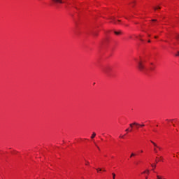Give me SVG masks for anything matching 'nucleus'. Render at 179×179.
Listing matches in <instances>:
<instances>
[{
    "label": "nucleus",
    "instance_id": "1",
    "mask_svg": "<svg viewBox=\"0 0 179 179\" xmlns=\"http://www.w3.org/2000/svg\"><path fill=\"white\" fill-rule=\"evenodd\" d=\"M137 68L140 72H145L146 70V67L145 66V64H143V62L141 61L138 62Z\"/></svg>",
    "mask_w": 179,
    "mask_h": 179
},
{
    "label": "nucleus",
    "instance_id": "2",
    "mask_svg": "<svg viewBox=\"0 0 179 179\" xmlns=\"http://www.w3.org/2000/svg\"><path fill=\"white\" fill-rule=\"evenodd\" d=\"M52 2H54V3H65L64 0H52Z\"/></svg>",
    "mask_w": 179,
    "mask_h": 179
},
{
    "label": "nucleus",
    "instance_id": "3",
    "mask_svg": "<svg viewBox=\"0 0 179 179\" xmlns=\"http://www.w3.org/2000/svg\"><path fill=\"white\" fill-rule=\"evenodd\" d=\"M111 70V68L110 67H106L103 71L105 73H108V71H110Z\"/></svg>",
    "mask_w": 179,
    "mask_h": 179
},
{
    "label": "nucleus",
    "instance_id": "4",
    "mask_svg": "<svg viewBox=\"0 0 179 179\" xmlns=\"http://www.w3.org/2000/svg\"><path fill=\"white\" fill-rule=\"evenodd\" d=\"M114 33L116 36H120V34H122V31H114Z\"/></svg>",
    "mask_w": 179,
    "mask_h": 179
},
{
    "label": "nucleus",
    "instance_id": "5",
    "mask_svg": "<svg viewBox=\"0 0 179 179\" xmlns=\"http://www.w3.org/2000/svg\"><path fill=\"white\" fill-rule=\"evenodd\" d=\"M134 125H136V127H137V126L139 125V123L134 122V123H132V124H129L130 128H133Z\"/></svg>",
    "mask_w": 179,
    "mask_h": 179
},
{
    "label": "nucleus",
    "instance_id": "6",
    "mask_svg": "<svg viewBox=\"0 0 179 179\" xmlns=\"http://www.w3.org/2000/svg\"><path fill=\"white\" fill-rule=\"evenodd\" d=\"M94 138H96V133L93 132L92 135L91 136V139H94Z\"/></svg>",
    "mask_w": 179,
    "mask_h": 179
},
{
    "label": "nucleus",
    "instance_id": "7",
    "mask_svg": "<svg viewBox=\"0 0 179 179\" xmlns=\"http://www.w3.org/2000/svg\"><path fill=\"white\" fill-rule=\"evenodd\" d=\"M151 142V143H152V145L155 146V148H157L158 147V145H157V144H156V143H155V142H153V141H150Z\"/></svg>",
    "mask_w": 179,
    "mask_h": 179
},
{
    "label": "nucleus",
    "instance_id": "8",
    "mask_svg": "<svg viewBox=\"0 0 179 179\" xmlns=\"http://www.w3.org/2000/svg\"><path fill=\"white\" fill-rule=\"evenodd\" d=\"M93 36H94V37H97V36H99V33H97V32H94V33H93Z\"/></svg>",
    "mask_w": 179,
    "mask_h": 179
},
{
    "label": "nucleus",
    "instance_id": "9",
    "mask_svg": "<svg viewBox=\"0 0 179 179\" xmlns=\"http://www.w3.org/2000/svg\"><path fill=\"white\" fill-rule=\"evenodd\" d=\"M157 9H162L160 6L154 7V10H157Z\"/></svg>",
    "mask_w": 179,
    "mask_h": 179
},
{
    "label": "nucleus",
    "instance_id": "10",
    "mask_svg": "<svg viewBox=\"0 0 179 179\" xmlns=\"http://www.w3.org/2000/svg\"><path fill=\"white\" fill-rule=\"evenodd\" d=\"M151 166L152 167V170H155V169H156V164H151Z\"/></svg>",
    "mask_w": 179,
    "mask_h": 179
},
{
    "label": "nucleus",
    "instance_id": "11",
    "mask_svg": "<svg viewBox=\"0 0 179 179\" xmlns=\"http://www.w3.org/2000/svg\"><path fill=\"white\" fill-rule=\"evenodd\" d=\"M125 131H126V132H129V131L130 132H132V129H131L129 130V129L128 128V129H127Z\"/></svg>",
    "mask_w": 179,
    "mask_h": 179
},
{
    "label": "nucleus",
    "instance_id": "12",
    "mask_svg": "<svg viewBox=\"0 0 179 179\" xmlns=\"http://www.w3.org/2000/svg\"><path fill=\"white\" fill-rule=\"evenodd\" d=\"M96 171H97V173H99V172L101 171V168H98V169H96Z\"/></svg>",
    "mask_w": 179,
    "mask_h": 179
},
{
    "label": "nucleus",
    "instance_id": "13",
    "mask_svg": "<svg viewBox=\"0 0 179 179\" xmlns=\"http://www.w3.org/2000/svg\"><path fill=\"white\" fill-rule=\"evenodd\" d=\"M112 176H113V179H115V173H112Z\"/></svg>",
    "mask_w": 179,
    "mask_h": 179
},
{
    "label": "nucleus",
    "instance_id": "14",
    "mask_svg": "<svg viewBox=\"0 0 179 179\" xmlns=\"http://www.w3.org/2000/svg\"><path fill=\"white\" fill-rule=\"evenodd\" d=\"M131 6H135V1H133L132 3H131Z\"/></svg>",
    "mask_w": 179,
    "mask_h": 179
},
{
    "label": "nucleus",
    "instance_id": "15",
    "mask_svg": "<svg viewBox=\"0 0 179 179\" xmlns=\"http://www.w3.org/2000/svg\"><path fill=\"white\" fill-rule=\"evenodd\" d=\"M135 156V153H131L130 157H134Z\"/></svg>",
    "mask_w": 179,
    "mask_h": 179
},
{
    "label": "nucleus",
    "instance_id": "16",
    "mask_svg": "<svg viewBox=\"0 0 179 179\" xmlns=\"http://www.w3.org/2000/svg\"><path fill=\"white\" fill-rule=\"evenodd\" d=\"M110 19V20H115V18L114 17H111Z\"/></svg>",
    "mask_w": 179,
    "mask_h": 179
},
{
    "label": "nucleus",
    "instance_id": "17",
    "mask_svg": "<svg viewBox=\"0 0 179 179\" xmlns=\"http://www.w3.org/2000/svg\"><path fill=\"white\" fill-rule=\"evenodd\" d=\"M85 162H86V164H85L86 166H89V164H90L89 162H87V161H86V160H85Z\"/></svg>",
    "mask_w": 179,
    "mask_h": 179
},
{
    "label": "nucleus",
    "instance_id": "18",
    "mask_svg": "<svg viewBox=\"0 0 179 179\" xmlns=\"http://www.w3.org/2000/svg\"><path fill=\"white\" fill-rule=\"evenodd\" d=\"M157 149H159V150H162V148L160 146L158 145V147H157Z\"/></svg>",
    "mask_w": 179,
    "mask_h": 179
},
{
    "label": "nucleus",
    "instance_id": "19",
    "mask_svg": "<svg viewBox=\"0 0 179 179\" xmlns=\"http://www.w3.org/2000/svg\"><path fill=\"white\" fill-rule=\"evenodd\" d=\"M138 127H145V124H139Z\"/></svg>",
    "mask_w": 179,
    "mask_h": 179
},
{
    "label": "nucleus",
    "instance_id": "20",
    "mask_svg": "<svg viewBox=\"0 0 179 179\" xmlns=\"http://www.w3.org/2000/svg\"><path fill=\"white\" fill-rule=\"evenodd\" d=\"M146 173H147V174H149L150 171H149L148 169H147V170H146Z\"/></svg>",
    "mask_w": 179,
    "mask_h": 179
},
{
    "label": "nucleus",
    "instance_id": "21",
    "mask_svg": "<svg viewBox=\"0 0 179 179\" xmlns=\"http://www.w3.org/2000/svg\"><path fill=\"white\" fill-rule=\"evenodd\" d=\"M154 151L157 153V150L156 148H154Z\"/></svg>",
    "mask_w": 179,
    "mask_h": 179
},
{
    "label": "nucleus",
    "instance_id": "22",
    "mask_svg": "<svg viewBox=\"0 0 179 179\" xmlns=\"http://www.w3.org/2000/svg\"><path fill=\"white\" fill-rule=\"evenodd\" d=\"M176 57H179V52H178V54L176 55Z\"/></svg>",
    "mask_w": 179,
    "mask_h": 179
},
{
    "label": "nucleus",
    "instance_id": "23",
    "mask_svg": "<svg viewBox=\"0 0 179 179\" xmlns=\"http://www.w3.org/2000/svg\"><path fill=\"white\" fill-rule=\"evenodd\" d=\"M145 173H146V171H143V172L142 173V174H145Z\"/></svg>",
    "mask_w": 179,
    "mask_h": 179
},
{
    "label": "nucleus",
    "instance_id": "24",
    "mask_svg": "<svg viewBox=\"0 0 179 179\" xmlns=\"http://www.w3.org/2000/svg\"><path fill=\"white\" fill-rule=\"evenodd\" d=\"M154 69H153V68H150V70H151V71H153Z\"/></svg>",
    "mask_w": 179,
    "mask_h": 179
},
{
    "label": "nucleus",
    "instance_id": "25",
    "mask_svg": "<svg viewBox=\"0 0 179 179\" xmlns=\"http://www.w3.org/2000/svg\"><path fill=\"white\" fill-rule=\"evenodd\" d=\"M152 22H156V20H152Z\"/></svg>",
    "mask_w": 179,
    "mask_h": 179
},
{
    "label": "nucleus",
    "instance_id": "26",
    "mask_svg": "<svg viewBox=\"0 0 179 179\" xmlns=\"http://www.w3.org/2000/svg\"><path fill=\"white\" fill-rule=\"evenodd\" d=\"M120 138H124V136H120Z\"/></svg>",
    "mask_w": 179,
    "mask_h": 179
},
{
    "label": "nucleus",
    "instance_id": "27",
    "mask_svg": "<svg viewBox=\"0 0 179 179\" xmlns=\"http://www.w3.org/2000/svg\"><path fill=\"white\" fill-rule=\"evenodd\" d=\"M96 147H97L98 150H100V148H99V146H96Z\"/></svg>",
    "mask_w": 179,
    "mask_h": 179
},
{
    "label": "nucleus",
    "instance_id": "28",
    "mask_svg": "<svg viewBox=\"0 0 179 179\" xmlns=\"http://www.w3.org/2000/svg\"><path fill=\"white\" fill-rule=\"evenodd\" d=\"M155 38H157V36H155Z\"/></svg>",
    "mask_w": 179,
    "mask_h": 179
},
{
    "label": "nucleus",
    "instance_id": "29",
    "mask_svg": "<svg viewBox=\"0 0 179 179\" xmlns=\"http://www.w3.org/2000/svg\"><path fill=\"white\" fill-rule=\"evenodd\" d=\"M141 153H143V150H141Z\"/></svg>",
    "mask_w": 179,
    "mask_h": 179
},
{
    "label": "nucleus",
    "instance_id": "30",
    "mask_svg": "<svg viewBox=\"0 0 179 179\" xmlns=\"http://www.w3.org/2000/svg\"><path fill=\"white\" fill-rule=\"evenodd\" d=\"M148 43H150V40L148 41Z\"/></svg>",
    "mask_w": 179,
    "mask_h": 179
},
{
    "label": "nucleus",
    "instance_id": "31",
    "mask_svg": "<svg viewBox=\"0 0 179 179\" xmlns=\"http://www.w3.org/2000/svg\"><path fill=\"white\" fill-rule=\"evenodd\" d=\"M145 179H148V176L145 177Z\"/></svg>",
    "mask_w": 179,
    "mask_h": 179
},
{
    "label": "nucleus",
    "instance_id": "32",
    "mask_svg": "<svg viewBox=\"0 0 179 179\" xmlns=\"http://www.w3.org/2000/svg\"><path fill=\"white\" fill-rule=\"evenodd\" d=\"M141 41H143V40H142V39H140Z\"/></svg>",
    "mask_w": 179,
    "mask_h": 179
},
{
    "label": "nucleus",
    "instance_id": "33",
    "mask_svg": "<svg viewBox=\"0 0 179 179\" xmlns=\"http://www.w3.org/2000/svg\"><path fill=\"white\" fill-rule=\"evenodd\" d=\"M171 121H174V120H171Z\"/></svg>",
    "mask_w": 179,
    "mask_h": 179
},
{
    "label": "nucleus",
    "instance_id": "34",
    "mask_svg": "<svg viewBox=\"0 0 179 179\" xmlns=\"http://www.w3.org/2000/svg\"><path fill=\"white\" fill-rule=\"evenodd\" d=\"M148 37H150V35H148Z\"/></svg>",
    "mask_w": 179,
    "mask_h": 179
},
{
    "label": "nucleus",
    "instance_id": "35",
    "mask_svg": "<svg viewBox=\"0 0 179 179\" xmlns=\"http://www.w3.org/2000/svg\"><path fill=\"white\" fill-rule=\"evenodd\" d=\"M155 163H157V161H155Z\"/></svg>",
    "mask_w": 179,
    "mask_h": 179
},
{
    "label": "nucleus",
    "instance_id": "36",
    "mask_svg": "<svg viewBox=\"0 0 179 179\" xmlns=\"http://www.w3.org/2000/svg\"><path fill=\"white\" fill-rule=\"evenodd\" d=\"M103 171H106V169H103Z\"/></svg>",
    "mask_w": 179,
    "mask_h": 179
}]
</instances>
